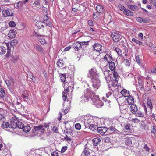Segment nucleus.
Masks as SVG:
<instances>
[{"label":"nucleus","instance_id":"1","mask_svg":"<svg viewBox=\"0 0 156 156\" xmlns=\"http://www.w3.org/2000/svg\"><path fill=\"white\" fill-rule=\"evenodd\" d=\"M87 76L90 78V81L94 89L97 90L101 85L99 75L95 68L93 67L89 70Z\"/></svg>","mask_w":156,"mask_h":156},{"label":"nucleus","instance_id":"2","mask_svg":"<svg viewBox=\"0 0 156 156\" xmlns=\"http://www.w3.org/2000/svg\"><path fill=\"white\" fill-rule=\"evenodd\" d=\"M5 119L3 121V123L2 125V128L6 129L8 128H12L13 129L14 126V121L12 119H10L8 121H5Z\"/></svg>","mask_w":156,"mask_h":156},{"label":"nucleus","instance_id":"3","mask_svg":"<svg viewBox=\"0 0 156 156\" xmlns=\"http://www.w3.org/2000/svg\"><path fill=\"white\" fill-rule=\"evenodd\" d=\"M111 36L113 40L115 42H118L122 38V36L118 33H112Z\"/></svg>","mask_w":156,"mask_h":156},{"label":"nucleus","instance_id":"4","mask_svg":"<svg viewBox=\"0 0 156 156\" xmlns=\"http://www.w3.org/2000/svg\"><path fill=\"white\" fill-rule=\"evenodd\" d=\"M92 101L93 104L95 105L97 108H100L103 106V102L99 100L97 96H95Z\"/></svg>","mask_w":156,"mask_h":156},{"label":"nucleus","instance_id":"5","mask_svg":"<svg viewBox=\"0 0 156 156\" xmlns=\"http://www.w3.org/2000/svg\"><path fill=\"white\" fill-rule=\"evenodd\" d=\"M43 22L45 27L48 26L49 27H51L52 26V24L48 14L45 15L44 17Z\"/></svg>","mask_w":156,"mask_h":156},{"label":"nucleus","instance_id":"6","mask_svg":"<svg viewBox=\"0 0 156 156\" xmlns=\"http://www.w3.org/2000/svg\"><path fill=\"white\" fill-rule=\"evenodd\" d=\"M85 96H86L88 97H90V98L92 99V101L94 99V98H93L94 97V93L92 92V90L89 88L86 89L84 92L83 94Z\"/></svg>","mask_w":156,"mask_h":156},{"label":"nucleus","instance_id":"7","mask_svg":"<svg viewBox=\"0 0 156 156\" xmlns=\"http://www.w3.org/2000/svg\"><path fill=\"white\" fill-rule=\"evenodd\" d=\"M94 120L91 117L89 118L88 119H85L84 121V125L85 127L88 128L91 125L93 124V123L94 122Z\"/></svg>","mask_w":156,"mask_h":156},{"label":"nucleus","instance_id":"8","mask_svg":"<svg viewBox=\"0 0 156 156\" xmlns=\"http://www.w3.org/2000/svg\"><path fill=\"white\" fill-rule=\"evenodd\" d=\"M7 94L5 93V90L1 88L0 90V98L4 101H7L6 98Z\"/></svg>","mask_w":156,"mask_h":156},{"label":"nucleus","instance_id":"9","mask_svg":"<svg viewBox=\"0 0 156 156\" xmlns=\"http://www.w3.org/2000/svg\"><path fill=\"white\" fill-rule=\"evenodd\" d=\"M98 132L101 135H104L108 131V128L105 127H98Z\"/></svg>","mask_w":156,"mask_h":156},{"label":"nucleus","instance_id":"10","mask_svg":"<svg viewBox=\"0 0 156 156\" xmlns=\"http://www.w3.org/2000/svg\"><path fill=\"white\" fill-rule=\"evenodd\" d=\"M34 48L36 50L39 51L40 53H44V51L43 48L37 44H35L33 45Z\"/></svg>","mask_w":156,"mask_h":156},{"label":"nucleus","instance_id":"11","mask_svg":"<svg viewBox=\"0 0 156 156\" xmlns=\"http://www.w3.org/2000/svg\"><path fill=\"white\" fill-rule=\"evenodd\" d=\"M16 34V32L15 30H11L8 34V36L10 38H14Z\"/></svg>","mask_w":156,"mask_h":156},{"label":"nucleus","instance_id":"12","mask_svg":"<svg viewBox=\"0 0 156 156\" xmlns=\"http://www.w3.org/2000/svg\"><path fill=\"white\" fill-rule=\"evenodd\" d=\"M72 47L76 51H78L82 48V47H81V44L78 42H76L75 43H73Z\"/></svg>","mask_w":156,"mask_h":156},{"label":"nucleus","instance_id":"13","mask_svg":"<svg viewBox=\"0 0 156 156\" xmlns=\"http://www.w3.org/2000/svg\"><path fill=\"white\" fill-rule=\"evenodd\" d=\"M94 49L96 51L99 52L101 50V45L98 43H95L93 46Z\"/></svg>","mask_w":156,"mask_h":156},{"label":"nucleus","instance_id":"14","mask_svg":"<svg viewBox=\"0 0 156 156\" xmlns=\"http://www.w3.org/2000/svg\"><path fill=\"white\" fill-rule=\"evenodd\" d=\"M96 10L98 13H103L105 11V8L102 5H98L96 7Z\"/></svg>","mask_w":156,"mask_h":156},{"label":"nucleus","instance_id":"15","mask_svg":"<svg viewBox=\"0 0 156 156\" xmlns=\"http://www.w3.org/2000/svg\"><path fill=\"white\" fill-rule=\"evenodd\" d=\"M102 71L105 77V78H106L107 77H108L109 76L110 74L109 73V70H108L107 67L105 66L103 67L102 69Z\"/></svg>","mask_w":156,"mask_h":156},{"label":"nucleus","instance_id":"16","mask_svg":"<svg viewBox=\"0 0 156 156\" xmlns=\"http://www.w3.org/2000/svg\"><path fill=\"white\" fill-rule=\"evenodd\" d=\"M112 58L109 54H106L104 56V59L108 63L111 62L112 61Z\"/></svg>","mask_w":156,"mask_h":156},{"label":"nucleus","instance_id":"17","mask_svg":"<svg viewBox=\"0 0 156 156\" xmlns=\"http://www.w3.org/2000/svg\"><path fill=\"white\" fill-rule=\"evenodd\" d=\"M133 138L131 137L126 136L125 138V142L126 145H128L131 144L132 142Z\"/></svg>","mask_w":156,"mask_h":156},{"label":"nucleus","instance_id":"18","mask_svg":"<svg viewBox=\"0 0 156 156\" xmlns=\"http://www.w3.org/2000/svg\"><path fill=\"white\" fill-rule=\"evenodd\" d=\"M130 111L133 114H135L137 111V107L134 104H132L130 107Z\"/></svg>","mask_w":156,"mask_h":156},{"label":"nucleus","instance_id":"19","mask_svg":"<svg viewBox=\"0 0 156 156\" xmlns=\"http://www.w3.org/2000/svg\"><path fill=\"white\" fill-rule=\"evenodd\" d=\"M65 84V85L67 86L68 87L70 88L71 90H72V89H73V82L72 80L70 81L69 82L67 81L66 82Z\"/></svg>","mask_w":156,"mask_h":156},{"label":"nucleus","instance_id":"20","mask_svg":"<svg viewBox=\"0 0 156 156\" xmlns=\"http://www.w3.org/2000/svg\"><path fill=\"white\" fill-rule=\"evenodd\" d=\"M44 126L43 125H40L38 126H34L33 127V129L35 131L39 130L43 128L42 130V132H44V128H43Z\"/></svg>","mask_w":156,"mask_h":156},{"label":"nucleus","instance_id":"21","mask_svg":"<svg viewBox=\"0 0 156 156\" xmlns=\"http://www.w3.org/2000/svg\"><path fill=\"white\" fill-rule=\"evenodd\" d=\"M128 97V98L126 99V101L127 103L129 105L133 104L134 102V98L130 95Z\"/></svg>","mask_w":156,"mask_h":156},{"label":"nucleus","instance_id":"22","mask_svg":"<svg viewBox=\"0 0 156 156\" xmlns=\"http://www.w3.org/2000/svg\"><path fill=\"white\" fill-rule=\"evenodd\" d=\"M92 142L94 146H97L101 142V140L99 137L94 138L92 140Z\"/></svg>","mask_w":156,"mask_h":156},{"label":"nucleus","instance_id":"23","mask_svg":"<svg viewBox=\"0 0 156 156\" xmlns=\"http://www.w3.org/2000/svg\"><path fill=\"white\" fill-rule=\"evenodd\" d=\"M121 93L122 95L125 97H128L129 96V91L125 89H123L121 92Z\"/></svg>","mask_w":156,"mask_h":156},{"label":"nucleus","instance_id":"24","mask_svg":"<svg viewBox=\"0 0 156 156\" xmlns=\"http://www.w3.org/2000/svg\"><path fill=\"white\" fill-rule=\"evenodd\" d=\"M109 133H112L116 132V131H117V130L114 126H111L108 129V133L109 132Z\"/></svg>","mask_w":156,"mask_h":156},{"label":"nucleus","instance_id":"25","mask_svg":"<svg viewBox=\"0 0 156 156\" xmlns=\"http://www.w3.org/2000/svg\"><path fill=\"white\" fill-rule=\"evenodd\" d=\"M2 12L3 15L5 16H12L10 14V11L6 9H4L3 10Z\"/></svg>","mask_w":156,"mask_h":156},{"label":"nucleus","instance_id":"26","mask_svg":"<svg viewBox=\"0 0 156 156\" xmlns=\"http://www.w3.org/2000/svg\"><path fill=\"white\" fill-rule=\"evenodd\" d=\"M98 127L96 125L92 124L91 125L90 127H88L89 129L92 131H98Z\"/></svg>","mask_w":156,"mask_h":156},{"label":"nucleus","instance_id":"27","mask_svg":"<svg viewBox=\"0 0 156 156\" xmlns=\"http://www.w3.org/2000/svg\"><path fill=\"white\" fill-rule=\"evenodd\" d=\"M14 124L16 125V126L20 129H22L23 128V126H24V124L21 122L18 121L16 123L14 122Z\"/></svg>","mask_w":156,"mask_h":156},{"label":"nucleus","instance_id":"28","mask_svg":"<svg viewBox=\"0 0 156 156\" xmlns=\"http://www.w3.org/2000/svg\"><path fill=\"white\" fill-rule=\"evenodd\" d=\"M124 13L125 15L129 16H133V13L132 11L128 9H125L124 12Z\"/></svg>","mask_w":156,"mask_h":156},{"label":"nucleus","instance_id":"29","mask_svg":"<svg viewBox=\"0 0 156 156\" xmlns=\"http://www.w3.org/2000/svg\"><path fill=\"white\" fill-rule=\"evenodd\" d=\"M81 98L82 99L83 102H88L90 99V97H88L86 96H85L83 94V95L81 97Z\"/></svg>","mask_w":156,"mask_h":156},{"label":"nucleus","instance_id":"30","mask_svg":"<svg viewBox=\"0 0 156 156\" xmlns=\"http://www.w3.org/2000/svg\"><path fill=\"white\" fill-rule=\"evenodd\" d=\"M128 8L133 11H137L138 8L136 5H129L128 6Z\"/></svg>","mask_w":156,"mask_h":156},{"label":"nucleus","instance_id":"31","mask_svg":"<svg viewBox=\"0 0 156 156\" xmlns=\"http://www.w3.org/2000/svg\"><path fill=\"white\" fill-rule=\"evenodd\" d=\"M57 65L58 67L60 68L62 67L63 65V59H59L57 62Z\"/></svg>","mask_w":156,"mask_h":156},{"label":"nucleus","instance_id":"32","mask_svg":"<svg viewBox=\"0 0 156 156\" xmlns=\"http://www.w3.org/2000/svg\"><path fill=\"white\" fill-rule=\"evenodd\" d=\"M23 127V130L25 133L28 132L30 130V127L28 126H24Z\"/></svg>","mask_w":156,"mask_h":156},{"label":"nucleus","instance_id":"33","mask_svg":"<svg viewBox=\"0 0 156 156\" xmlns=\"http://www.w3.org/2000/svg\"><path fill=\"white\" fill-rule=\"evenodd\" d=\"M109 64V67L111 71H114L115 69V64L114 62H110L108 63Z\"/></svg>","mask_w":156,"mask_h":156},{"label":"nucleus","instance_id":"34","mask_svg":"<svg viewBox=\"0 0 156 156\" xmlns=\"http://www.w3.org/2000/svg\"><path fill=\"white\" fill-rule=\"evenodd\" d=\"M112 72L114 78L115 79L114 81H115V82H117V81L116 79L119 76V75L116 71H115L114 70Z\"/></svg>","mask_w":156,"mask_h":156},{"label":"nucleus","instance_id":"35","mask_svg":"<svg viewBox=\"0 0 156 156\" xmlns=\"http://www.w3.org/2000/svg\"><path fill=\"white\" fill-rule=\"evenodd\" d=\"M6 51L5 48L3 46H0V54H4Z\"/></svg>","mask_w":156,"mask_h":156},{"label":"nucleus","instance_id":"36","mask_svg":"<svg viewBox=\"0 0 156 156\" xmlns=\"http://www.w3.org/2000/svg\"><path fill=\"white\" fill-rule=\"evenodd\" d=\"M5 82L7 85L8 88L9 90L12 89V84L11 82H10V80H5Z\"/></svg>","mask_w":156,"mask_h":156},{"label":"nucleus","instance_id":"37","mask_svg":"<svg viewBox=\"0 0 156 156\" xmlns=\"http://www.w3.org/2000/svg\"><path fill=\"white\" fill-rule=\"evenodd\" d=\"M18 43V41L16 39H13L9 43L10 45L13 47L14 46H16Z\"/></svg>","mask_w":156,"mask_h":156},{"label":"nucleus","instance_id":"38","mask_svg":"<svg viewBox=\"0 0 156 156\" xmlns=\"http://www.w3.org/2000/svg\"><path fill=\"white\" fill-rule=\"evenodd\" d=\"M147 106L150 108V109H152L153 108L152 104L151 101L150 99L149 98L147 99Z\"/></svg>","mask_w":156,"mask_h":156},{"label":"nucleus","instance_id":"39","mask_svg":"<svg viewBox=\"0 0 156 156\" xmlns=\"http://www.w3.org/2000/svg\"><path fill=\"white\" fill-rule=\"evenodd\" d=\"M60 79L61 81L62 82H65V81H67V80H66V75L64 74H62L60 75Z\"/></svg>","mask_w":156,"mask_h":156},{"label":"nucleus","instance_id":"40","mask_svg":"<svg viewBox=\"0 0 156 156\" xmlns=\"http://www.w3.org/2000/svg\"><path fill=\"white\" fill-rule=\"evenodd\" d=\"M136 113V116L138 117H143L144 116V114L141 112L137 110Z\"/></svg>","mask_w":156,"mask_h":156},{"label":"nucleus","instance_id":"41","mask_svg":"<svg viewBox=\"0 0 156 156\" xmlns=\"http://www.w3.org/2000/svg\"><path fill=\"white\" fill-rule=\"evenodd\" d=\"M132 41L140 45H142L143 43L142 42L140 41H139L135 38H133L132 39Z\"/></svg>","mask_w":156,"mask_h":156},{"label":"nucleus","instance_id":"42","mask_svg":"<svg viewBox=\"0 0 156 156\" xmlns=\"http://www.w3.org/2000/svg\"><path fill=\"white\" fill-rule=\"evenodd\" d=\"M143 147L144 150L147 152H149L150 150L147 145L145 143L144 144Z\"/></svg>","mask_w":156,"mask_h":156},{"label":"nucleus","instance_id":"43","mask_svg":"<svg viewBox=\"0 0 156 156\" xmlns=\"http://www.w3.org/2000/svg\"><path fill=\"white\" fill-rule=\"evenodd\" d=\"M89 151V149L88 148H86L84 149L83 152L85 155L88 156L90 155V153Z\"/></svg>","mask_w":156,"mask_h":156},{"label":"nucleus","instance_id":"44","mask_svg":"<svg viewBox=\"0 0 156 156\" xmlns=\"http://www.w3.org/2000/svg\"><path fill=\"white\" fill-rule=\"evenodd\" d=\"M66 132L67 134H69L70 135H71L73 131L71 128L68 129L66 127Z\"/></svg>","mask_w":156,"mask_h":156},{"label":"nucleus","instance_id":"45","mask_svg":"<svg viewBox=\"0 0 156 156\" xmlns=\"http://www.w3.org/2000/svg\"><path fill=\"white\" fill-rule=\"evenodd\" d=\"M103 141L105 143H109V142H110V139L109 137H106L103 138Z\"/></svg>","mask_w":156,"mask_h":156},{"label":"nucleus","instance_id":"46","mask_svg":"<svg viewBox=\"0 0 156 156\" xmlns=\"http://www.w3.org/2000/svg\"><path fill=\"white\" fill-rule=\"evenodd\" d=\"M115 50L119 55H122V52L120 49L118 48H115Z\"/></svg>","mask_w":156,"mask_h":156},{"label":"nucleus","instance_id":"47","mask_svg":"<svg viewBox=\"0 0 156 156\" xmlns=\"http://www.w3.org/2000/svg\"><path fill=\"white\" fill-rule=\"evenodd\" d=\"M28 0H24L23 1H19L17 2L18 3V5H20L21 6L23 5V4H25L26 2H27Z\"/></svg>","mask_w":156,"mask_h":156},{"label":"nucleus","instance_id":"48","mask_svg":"<svg viewBox=\"0 0 156 156\" xmlns=\"http://www.w3.org/2000/svg\"><path fill=\"white\" fill-rule=\"evenodd\" d=\"M119 8L121 11H124L125 10V8L124 6H122L121 4H119L118 6Z\"/></svg>","mask_w":156,"mask_h":156},{"label":"nucleus","instance_id":"49","mask_svg":"<svg viewBox=\"0 0 156 156\" xmlns=\"http://www.w3.org/2000/svg\"><path fill=\"white\" fill-rule=\"evenodd\" d=\"M89 41H83V42H79V43L80 44H81V47H82V46H83L84 45H88V42Z\"/></svg>","mask_w":156,"mask_h":156},{"label":"nucleus","instance_id":"50","mask_svg":"<svg viewBox=\"0 0 156 156\" xmlns=\"http://www.w3.org/2000/svg\"><path fill=\"white\" fill-rule=\"evenodd\" d=\"M75 127L76 129L80 130L81 129V125L79 123H76L75 125Z\"/></svg>","mask_w":156,"mask_h":156},{"label":"nucleus","instance_id":"51","mask_svg":"<svg viewBox=\"0 0 156 156\" xmlns=\"http://www.w3.org/2000/svg\"><path fill=\"white\" fill-rule=\"evenodd\" d=\"M62 98L64 101H65L66 99L67 94L65 92H62Z\"/></svg>","mask_w":156,"mask_h":156},{"label":"nucleus","instance_id":"52","mask_svg":"<svg viewBox=\"0 0 156 156\" xmlns=\"http://www.w3.org/2000/svg\"><path fill=\"white\" fill-rule=\"evenodd\" d=\"M99 14L97 12H94L93 14V17L94 19H96L98 18Z\"/></svg>","mask_w":156,"mask_h":156},{"label":"nucleus","instance_id":"53","mask_svg":"<svg viewBox=\"0 0 156 156\" xmlns=\"http://www.w3.org/2000/svg\"><path fill=\"white\" fill-rule=\"evenodd\" d=\"M9 24L10 27H13L15 26L16 24L14 21H11L9 22Z\"/></svg>","mask_w":156,"mask_h":156},{"label":"nucleus","instance_id":"54","mask_svg":"<svg viewBox=\"0 0 156 156\" xmlns=\"http://www.w3.org/2000/svg\"><path fill=\"white\" fill-rule=\"evenodd\" d=\"M125 129L126 130H130V125L129 124H124V126Z\"/></svg>","mask_w":156,"mask_h":156},{"label":"nucleus","instance_id":"55","mask_svg":"<svg viewBox=\"0 0 156 156\" xmlns=\"http://www.w3.org/2000/svg\"><path fill=\"white\" fill-rule=\"evenodd\" d=\"M151 132L153 133H155L156 132V128L155 126H152L151 129Z\"/></svg>","mask_w":156,"mask_h":156},{"label":"nucleus","instance_id":"56","mask_svg":"<svg viewBox=\"0 0 156 156\" xmlns=\"http://www.w3.org/2000/svg\"><path fill=\"white\" fill-rule=\"evenodd\" d=\"M52 131L55 133H58V129L57 127L55 126L53 127L52 128Z\"/></svg>","mask_w":156,"mask_h":156},{"label":"nucleus","instance_id":"57","mask_svg":"<svg viewBox=\"0 0 156 156\" xmlns=\"http://www.w3.org/2000/svg\"><path fill=\"white\" fill-rule=\"evenodd\" d=\"M67 147L66 146L63 147L61 149V153L64 152L67 150Z\"/></svg>","mask_w":156,"mask_h":156},{"label":"nucleus","instance_id":"58","mask_svg":"<svg viewBox=\"0 0 156 156\" xmlns=\"http://www.w3.org/2000/svg\"><path fill=\"white\" fill-rule=\"evenodd\" d=\"M39 39V41L41 43V44H43L46 43L45 40L42 38H40Z\"/></svg>","mask_w":156,"mask_h":156},{"label":"nucleus","instance_id":"59","mask_svg":"<svg viewBox=\"0 0 156 156\" xmlns=\"http://www.w3.org/2000/svg\"><path fill=\"white\" fill-rule=\"evenodd\" d=\"M138 38L139 39L142 40L143 38V34L142 33H139L138 35Z\"/></svg>","mask_w":156,"mask_h":156},{"label":"nucleus","instance_id":"60","mask_svg":"<svg viewBox=\"0 0 156 156\" xmlns=\"http://www.w3.org/2000/svg\"><path fill=\"white\" fill-rule=\"evenodd\" d=\"M19 57L17 56L14 57H13L12 60L14 63H16V62L18 59Z\"/></svg>","mask_w":156,"mask_h":156},{"label":"nucleus","instance_id":"61","mask_svg":"<svg viewBox=\"0 0 156 156\" xmlns=\"http://www.w3.org/2000/svg\"><path fill=\"white\" fill-rule=\"evenodd\" d=\"M6 45L7 46V50H11V47H12V46L10 45L9 43L6 44Z\"/></svg>","mask_w":156,"mask_h":156},{"label":"nucleus","instance_id":"62","mask_svg":"<svg viewBox=\"0 0 156 156\" xmlns=\"http://www.w3.org/2000/svg\"><path fill=\"white\" fill-rule=\"evenodd\" d=\"M135 59L138 63L140 64L141 63L140 60V59L139 57L138 56H136Z\"/></svg>","mask_w":156,"mask_h":156},{"label":"nucleus","instance_id":"63","mask_svg":"<svg viewBox=\"0 0 156 156\" xmlns=\"http://www.w3.org/2000/svg\"><path fill=\"white\" fill-rule=\"evenodd\" d=\"M88 24L90 26H93V23L92 20H90L88 21Z\"/></svg>","mask_w":156,"mask_h":156},{"label":"nucleus","instance_id":"64","mask_svg":"<svg viewBox=\"0 0 156 156\" xmlns=\"http://www.w3.org/2000/svg\"><path fill=\"white\" fill-rule=\"evenodd\" d=\"M58 153L57 152L54 151L51 153V156H58Z\"/></svg>","mask_w":156,"mask_h":156}]
</instances>
